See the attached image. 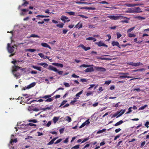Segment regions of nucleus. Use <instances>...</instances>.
I'll list each match as a JSON object with an SVG mask.
<instances>
[{
    "label": "nucleus",
    "mask_w": 149,
    "mask_h": 149,
    "mask_svg": "<svg viewBox=\"0 0 149 149\" xmlns=\"http://www.w3.org/2000/svg\"><path fill=\"white\" fill-rule=\"evenodd\" d=\"M17 62H19V61H13L11 62L12 63L14 64V66L13 67L12 72L15 77H16V78H19L20 76V74L17 71L19 69H20L21 68L15 65H17Z\"/></svg>",
    "instance_id": "obj_1"
},
{
    "label": "nucleus",
    "mask_w": 149,
    "mask_h": 149,
    "mask_svg": "<svg viewBox=\"0 0 149 149\" xmlns=\"http://www.w3.org/2000/svg\"><path fill=\"white\" fill-rule=\"evenodd\" d=\"M107 17L110 18L111 20H117L121 18H127L126 17L124 16L119 15V16H115V15H109L107 16Z\"/></svg>",
    "instance_id": "obj_2"
},
{
    "label": "nucleus",
    "mask_w": 149,
    "mask_h": 149,
    "mask_svg": "<svg viewBox=\"0 0 149 149\" xmlns=\"http://www.w3.org/2000/svg\"><path fill=\"white\" fill-rule=\"evenodd\" d=\"M47 69L49 70L57 72L59 75H62L63 73V71H59L56 68L51 65H49Z\"/></svg>",
    "instance_id": "obj_3"
},
{
    "label": "nucleus",
    "mask_w": 149,
    "mask_h": 149,
    "mask_svg": "<svg viewBox=\"0 0 149 149\" xmlns=\"http://www.w3.org/2000/svg\"><path fill=\"white\" fill-rule=\"evenodd\" d=\"M54 93L55 92H54L51 95H46L43 97H40L39 98H44L45 99H47L45 100V101L46 102H50L53 100V99L52 98H50V97L53 95Z\"/></svg>",
    "instance_id": "obj_4"
},
{
    "label": "nucleus",
    "mask_w": 149,
    "mask_h": 149,
    "mask_svg": "<svg viewBox=\"0 0 149 149\" xmlns=\"http://www.w3.org/2000/svg\"><path fill=\"white\" fill-rule=\"evenodd\" d=\"M7 48L8 52L12 53L14 52L15 47L14 46H10V44L9 43H8Z\"/></svg>",
    "instance_id": "obj_5"
},
{
    "label": "nucleus",
    "mask_w": 149,
    "mask_h": 149,
    "mask_svg": "<svg viewBox=\"0 0 149 149\" xmlns=\"http://www.w3.org/2000/svg\"><path fill=\"white\" fill-rule=\"evenodd\" d=\"M14 135H12L11 136V140L10 141L9 144L8 145L9 146H13V143H16L17 142V139H13V137Z\"/></svg>",
    "instance_id": "obj_6"
},
{
    "label": "nucleus",
    "mask_w": 149,
    "mask_h": 149,
    "mask_svg": "<svg viewBox=\"0 0 149 149\" xmlns=\"http://www.w3.org/2000/svg\"><path fill=\"white\" fill-rule=\"evenodd\" d=\"M127 64L128 65H131L132 66H135V67L138 66L140 65H142V64L140 62L136 63H133V62H130V63H127Z\"/></svg>",
    "instance_id": "obj_7"
},
{
    "label": "nucleus",
    "mask_w": 149,
    "mask_h": 149,
    "mask_svg": "<svg viewBox=\"0 0 149 149\" xmlns=\"http://www.w3.org/2000/svg\"><path fill=\"white\" fill-rule=\"evenodd\" d=\"M94 68L96 70L98 71L104 72L106 71V69L103 68L98 66H95Z\"/></svg>",
    "instance_id": "obj_8"
},
{
    "label": "nucleus",
    "mask_w": 149,
    "mask_h": 149,
    "mask_svg": "<svg viewBox=\"0 0 149 149\" xmlns=\"http://www.w3.org/2000/svg\"><path fill=\"white\" fill-rule=\"evenodd\" d=\"M89 119H88L85 122L83 123L82 125L79 127V128H81L83 127H84L85 125H88L90 122L89 121Z\"/></svg>",
    "instance_id": "obj_9"
},
{
    "label": "nucleus",
    "mask_w": 149,
    "mask_h": 149,
    "mask_svg": "<svg viewBox=\"0 0 149 149\" xmlns=\"http://www.w3.org/2000/svg\"><path fill=\"white\" fill-rule=\"evenodd\" d=\"M134 13H141L142 12L140 8L139 7H136L133 8Z\"/></svg>",
    "instance_id": "obj_10"
},
{
    "label": "nucleus",
    "mask_w": 149,
    "mask_h": 149,
    "mask_svg": "<svg viewBox=\"0 0 149 149\" xmlns=\"http://www.w3.org/2000/svg\"><path fill=\"white\" fill-rule=\"evenodd\" d=\"M141 4H131V3H126L125 4V5L128 7H134L137 6L141 5Z\"/></svg>",
    "instance_id": "obj_11"
},
{
    "label": "nucleus",
    "mask_w": 149,
    "mask_h": 149,
    "mask_svg": "<svg viewBox=\"0 0 149 149\" xmlns=\"http://www.w3.org/2000/svg\"><path fill=\"white\" fill-rule=\"evenodd\" d=\"M35 85L36 83L35 82H33L30 84H29V85L28 86L26 87H25L23 88V89L24 90L26 89H29L31 88V87H32L34 86Z\"/></svg>",
    "instance_id": "obj_12"
},
{
    "label": "nucleus",
    "mask_w": 149,
    "mask_h": 149,
    "mask_svg": "<svg viewBox=\"0 0 149 149\" xmlns=\"http://www.w3.org/2000/svg\"><path fill=\"white\" fill-rule=\"evenodd\" d=\"M125 109H122L119 111H118L117 112L118 114V116H116V118H118L120 116L122 115L125 112Z\"/></svg>",
    "instance_id": "obj_13"
},
{
    "label": "nucleus",
    "mask_w": 149,
    "mask_h": 149,
    "mask_svg": "<svg viewBox=\"0 0 149 149\" xmlns=\"http://www.w3.org/2000/svg\"><path fill=\"white\" fill-rule=\"evenodd\" d=\"M78 47H81L83 49H84V50L85 51H86L87 50H89L91 48L90 47H86L84 46V45L83 44H81L79 45Z\"/></svg>",
    "instance_id": "obj_14"
},
{
    "label": "nucleus",
    "mask_w": 149,
    "mask_h": 149,
    "mask_svg": "<svg viewBox=\"0 0 149 149\" xmlns=\"http://www.w3.org/2000/svg\"><path fill=\"white\" fill-rule=\"evenodd\" d=\"M24 125V127H22L21 128H26V127L27 126H28L29 125L32 126H36V125L34 124L33 123H29L25 125H23L22 124L21 125V126H23Z\"/></svg>",
    "instance_id": "obj_15"
},
{
    "label": "nucleus",
    "mask_w": 149,
    "mask_h": 149,
    "mask_svg": "<svg viewBox=\"0 0 149 149\" xmlns=\"http://www.w3.org/2000/svg\"><path fill=\"white\" fill-rule=\"evenodd\" d=\"M94 71L93 68L92 67L87 68L85 70V71L86 72H91Z\"/></svg>",
    "instance_id": "obj_16"
},
{
    "label": "nucleus",
    "mask_w": 149,
    "mask_h": 149,
    "mask_svg": "<svg viewBox=\"0 0 149 149\" xmlns=\"http://www.w3.org/2000/svg\"><path fill=\"white\" fill-rule=\"evenodd\" d=\"M112 45L113 46H116L119 48H120L119 43L115 41H113L112 42Z\"/></svg>",
    "instance_id": "obj_17"
},
{
    "label": "nucleus",
    "mask_w": 149,
    "mask_h": 149,
    "mask_svg": "<svg viewBox=\"0 0 149 149\" xmlns=\"http://www.w3.org/2000/svg\"><path fill=\"white\" fill-rule=\"evenodd\" d=\"M31 67L35 69L38 70L40 71H41V67H38L36 66H34V65H32L31 66Z\"/></svg>",
    "instance_id": "obj_18"
},
{
    "label": "nucleus",
    "mask_w": 149,
    "mask_h": 149,
    "mask_svg": "<svg viewBox=\"0 0 149 149\" xmlns=\"http://www.w3.org/2000/svg\"><path fill=\"white\" fill-rule=\"evenodd\" d=\"M41 45L44 47H47L49 49H51V47L46 43H42Z\"/></svg>",
    "instance_id": "obj_19"
},
{
    "label": "nucleus",
    "mask_w": 149,
    "mask_h": 149,
    "mask_svg": "<svg viewBox=\"0 0 149 149\" xmlns=\"http://www.w3.org/2000/svg\"><path fill=\"white\" fill-rule=\"evenodd\" d=\"M38 65L43 66V67L45 68L48 66V65L45 63H39L37 64Z\"/></svg>",
    "instance_id": "obj_20"
},
{
    "label": "nucleus",
    "mask_w": 149,
    "mask_h": 149,
    "mask_svg": "<svg viewBox=\"0 0 149 149\" xmlns=\"http://www.w3.org/2000/svg\"><path fill=\"white\" fill-rule=\"evenodd\" d=\"M75 27L78 29L81 28L82 27V24L80 23V22H79L75 25Z\"/></svg>",
    "instance_id": "obj_21"
},
{
    "label": "nucleus",
    "mask_w": 149,
    "mask_h": 149,
    "mask_svg": "<svg viewBox=\"0 0 149 149\" xmlns=\"http://www.w3.org/2000/svg\"><path fill=\"white\" fill-rule=\"evenodd\" d=\"M52 64L53 65H54L58 67H60L61 68H63V65L61 63H53Z\"/></svg>",
    "instance_id": "obj_22"
},
{
    "label": "nucleus",
    "mask_w": 149,
    "mask_h": 149,
    "mask_svg": "<svg viewBox=\"0 0 149 149\" xmlns=\"http://www.w3.org/2000/svg\"><path fill=\"white\" fill-rule=\"evenodd\" d=\"M21 10L22 12L20 13V15H26V13H25L28 11V9H22Z\"/></svg>",
    "instance_id": "obj_23"
},
{
    "label": "nucleus",
    "mask_w": 149,
    "mask_h": 149,
    "mask_svg": "<svg viewBox=\"0 0 149 149\" xmlns=\"http://www.w3.org/2000/svg\"><path fill=\"white\" fill-rule=\"evenodd\" d=\"M132 77L128 76L126 75L125 74H124L123 75H121L119 76V78L121 79L126 78H132Z\"/></svg>",
    "instance_id": "obj_24"
},
{
    "label": "nucleus",
    "mask_w": 149,
    "mask_h": 149,
    "mask_svg": "<svg viewBox=\"0 0 149 149\" xmlns=\"http://www.w3.org/2000/svg\"><path fill=\"white\" fill-rule=\"evenodd\" d=\"M68 18L65 16L62 15L61 16V19L62 21H64V22H65V20L68 19Z\"/></svg>",
    "instance_id": "obj_25"
},
{
    "label": "nucleus",
    "mask_w": 149,
    "mask_h": 149,
    "mask_svg": "<svg viewBox=\"0 0 149 149\" xmlns=\"http://www.w3.org/2000/svg\"><path fill=\"white\" fill-rule=\"evenodd\" d=\"M135 18L138 19L140 20H143L145 19V18L141 17V16H136L134 17Z\"/></svg>",
    "instance_id": "obj_26"
},
{
    "label": "nucleus",
    "mask_w": 149,
    "mask_h": 149,
    "mask_svg": "<svg viewBox=\"0 0 149 149\" xmlns=\"http://www.w3.org/2000/svg\"><path fill=\"white\" fill-rule=\"evenodd\" d=\"M127 36L129 37L132 38L135 37L136 35L134 33H127Z\"/></svg>",
    "instance_id": "obj_27"
},
{
    "label": "nucleus",
    "mask_w": 149,
    "mask_h": 149,
    "mask_svg": "<svg viewBox=\"0 0 149 149\" xmlns=\"http://www.w3.org/2000/svg\"><path fill=\"white\" fill-rule=\"evenodd\" d=\"M87 40H93V42H95L96 40V39L93 37H90L88 38H87L86 39Z\"/></svg>",
    "instance_id": "obj_28"
},
{
    "label": "nucleus",
    "mask_w": 149,
    "mask_h": 149,
    "mask_svg": "<svg viewBox=\"0 0 149 149\" xmlns=\"http://www.w3.org/2000/svg\"><path fill=\"white\" fill-rule=\"evenodd\" d=\"M125 13H134L133 8L128 9L127 10L125 11Z\"/></svg>",
    "instance_id": "obj_29"
},
{
    "label": "nucleus",
    "mask_w": 149,
    "mask_h": 149,
    "mask_svg": "<svg viewBox=\"0 0 149 149\" xmlns=\"http://www.w3.org/2000/svg\"><path fill=\"white\" fill-rule=\"evenodd\" d=\"M95 43L99 47L103 46V45L104 44V43L101 41H100L99 42H96Z\"/></svg>",
    "instance_id": "obj_30"
},
{
    "label": "nucleus",
    "mask_w": 149,
    "mask_h": 149,
    "mask_svg": "<svg viewBox=\"0 0 149 149\" xmlns=\"http://www.w3.org/2000/svg\"><path fill=\"white\" fill-rule=\"evenodd\" d=\"M36 51V49H25L26 51L29 52H33Z\"/></svg>",
    "instance_id": "obj_31"
},
{
    "label": "nucleus",
    "mask_w": 149,
    "mask_h": 149,
    "mask_svg": "<svg viewBox=\"0 0 149 149\" xmlns=\"http://www.w3.org/2000/svg\"><path fill=\"white\" fill-rule=\"evenodd\" d=\"M123 123V121L122 120H121L120 121H119L118 122L116 123L114 125L115 126H118V125H121V124Z\"/></svg>",
    "instance_id": "obj_32"
},
{
    "label": "nucleus",
    "mask_w": 149,
    "mask_h": 149,
    "mask_svg": "<svg viewBox=\"0 0 149 149\" xmlns=\"http://www.w3.org/2000/svg\"><path fill=\"white\" fill-rule=\"evenodd\" d=\"M65 120L67 121L68 122H70L71 121V118L69 116H67L66 118H65Z\"/></svg>",
    "instance_id": "obj_33"
},
{
    "label": "nucleus",
    "mask_w": 149,
    "mask_h": 149,
    "mask_svg": "<svg viewBox=\"0 0 149 149\" xmlns=\"http://www.w3.org/2000/svg\"><path fill=\"white\" fill-rule=\"evenodd\" d=\"M59 117H54L53 118V121L54 123H56L59 119Z\"/></svg>",
    "instance_id": "obj_34"
},
{
    "label": "nucleus",
    "mask_w": 149,
    "mask_h": 149,
    "mask_svg": "<svg viewBox=\"0 0 149 149\" xmlns=\"http://www.w3.org/2000/svg\"><path fill=\"white\" fill-rule=\"evenodd\" d=\"M93 66V65H87L85 64H83V65H81L80 66V68H81L82 67L86 68V67H89V66Z\"/></svg>",
    "instance_id": "obj_35"
},
{
    "label": "nucleus",
    "mask_w": 149,
    "mask_h": 149,
    "mask_svg": "<svg viewBox=\"0 0 149 149\" xmlns=\"http://www.w3.org/2000/svg\"><path fill=\"white\" fill-rule=\"evenodd\" d=\"M106 129H103L102 130H100L98 131L97 132V134L101 133H102L105 132L106 131Z\"/></svg>",
    "instance_id": "obj_36"
},
{
    "label": "nucleus",
    "mask_w": 149,
    "mask_h": 149,
    "mask_svg": "<svg viewBox=\"0 0 149 149\" xmlns=\"http://www.w3.org/2000/svg\"><path fill=\"white\" fill-rule=\"evenodd\" d=\"M79 146V145L75 146L74 147L71 148V149H80Z\"/></svg>",
    "instance_id": "obj_37"
},
{
    "label": "nucleus",
    "mask_w": 149,
    "mask_h": 149,
    "mask_svg": "<svg viewBox=\"0 0 149 149\" xmlns=\"http://www.w3.org/2000/svg\"><path fill=\"white\" fill-rule=\"evenodd\" d=\"M51 124V121H49L48 122V123H47V124H46V125L45 123L43 124V125L44 126L46 125L47 127H49L50 126Z\"/></svg>",
    "instance_id": "obj_38"
},
{
    "label": "nucleus",
    "mask_w": 149,
    "mask_h": 149,
    "mask_svg": "<svg viewBox=\"0 0 149 149\" xmlns=\"http://www.w3.org/2000/svg\"><path fill=\"white\" fill-rule=\"evenodd\" d=\"M135 27H132V28H130V29H128L127 31V33H130V32H131L132 31H133L135 29Z\"/></svg>",
    "instance_id": "obj_39"
},
{
    "label": "nucleus",
    "mask_w": 149,
    "mask_h": 149,
    "mask_svg": "<svg viewBox=\"0 0 149 149\" xmlns=\"http://www.w3.org/2000/svg\"><path fill=\"white\" fill-rule=\"evenodd\" d=\"M148 106V105L146 104L144 106H142L139 108V110H143L145 109L146 107Z\"/></svg>",
    "instance_id": "obj_40"
},
{
    "label": "nucleus",
    "mask_w": 149,
    "mask_h": 149,
    "mask_svg": "<svg viewBox=\"0 0 149 149\" xmlns=\"http://www.w3.org/2000/svg\"><path fill=\"white\" fill-rule=\"evenodd\" d=\"M30 38L33 37V38H40V36L38 35L34 34H32L30 36Z\"/></svg>",
    "instance_id": "obj_41"
},
{
    "label": "nucleus",
    "mask_w": 149,
    "mask_h": 149,
    "mask_svg": "<svg viewBox=\"0 0 149 149\" xmlns=\"http://www.w3.org/2000/svg\"><path fill=\"white\" fill-rule=\"evenodd\" d=\"M38 55L41 58L45 59L46 58H45V55L42 53H39Z\"/></svg>",
    "instance_id": "obj_42"
},
{
    "label": "nucleus",
    "mask_w": 149,
    "mask_h": 149,
    "mask_svg": "<svg viewBox=\"0 0 149 149\" xmlns=\"http://www.w3.org/2000/svg\"><path fill=\"white\" fill-rule=\"evenodd\" d=\"M28 122L33 123H36L37 122V121L36 119L29 120H28Z\"/></svg>",
    "instance_id": "obj_43"
},
{
    "label": "nucleus",
    "mask_w": 149,
    "mask_h": 149,
    "mask_svg": "<svg viewBox=\"0 0 149 149\" xmlns=\"http://www.w3.org/2000/svg\"><path fill=\"white\" fill-rule=\"evenodd\" d=\"M64 25V24L63 23H61L60 24H57L56 25V26L60 28H63Z\"/></svg>",
    "instance_id": "obj_44"
},
{
    "label": "nucleus",
    "mask_w": 149,
    "mask_h": 149,
    "mask_svg": "<svg viewBox=\"0 0 149 149\" xmlns=\"http://www.w3.org/2000/svg\"><path fill=\"white\" fill-rule=\"evenodd\" d=\"M40 17L42 18H44V17H49V16H46V15H38L36 16V17Z\"/></svg>",
    "instance_id": "obj_45"
},
{
    "label": "nucleus",
    "mask_w": 149,
    "mask_h": 149,
    "mask_svg": "<svg viewBox=\"0 0 149 149\" xmlns=\"http://www.w3.org/2000/svg\"><path fill=\"white\" fill-rule=\"evenodd\" d=\"M67 102V100H63L61 103L59 107H61L64 104H65Z\"/></svg>",
    "instance_id": "obj_46"
},
{
    "label": "nucleus",
    "mask_w": 149,
    "mask_h": 149,
    "mask_svg": "<svg viewBox=\"0 0 149 149\" xmlns=\"http://www.w3.org/2000/svg\"><path fill=\"white\" fill-rule=\"evenodd\" d=\"M63 84L65 86V87H69L70 86L69 85V84L68 83L64 82L63 83Z\"/></svg>",
    "instance_id": "obj_47"
},
{
    "label": "nucleus",
    "mask_w": 149,
    "mask_h": 149,
    "mask_svg": "<svg viewBox=\"0 0 149 149\" xmlns=\"http://www.w3.org/2000/svg\"><path fill=\"white\" fill-rule=\"evenodd\" d=\"M89 139V137H88L87 138H85V139H83V140L81 142V143H83L87 141Z\"/></svg>",
    "instance_id": "obj_48"
},
{
    "label": "nucleus",
    "mask_w": 149,
    "mask_h": 149,
    "mask_svg": "<svg viewBox=\"0 0 149 149\" xmlns=\"http://www.w3.org/2000/svg\"><path fill=\"white\" fill-rule=\"evenodd\" d=\"M66 13L70 15H74L75 14V13L73 12H66Z\"/></svg>",
    "instance_id": "obj_49"
},
{
    "label": "nucleus",
    "mask_w": 149,
    "mask_h": 149,
    "mask_svg": "<svg viewBox=\"0 0 149 149\" xmlns=\"http://www.w3.org/2000/svg\"><path fill=\"white\" fill-rule=\"evenodd\" d=\"M72 77L74 78H77L79 77V76L76 75L74 74H73L72 75Z\"/></svg>",
    "instance_id": "obj_50"
},
{
    "label": "nucleus",
    "mask_w": 149,
    "mask_h": 149,
    "mask_svg": "<svg viewBox=\"0 0 149 149\" xmlns=\"http://www.w3.org/2000/svg\"><path fill=\"white\" fill-rule=\"evenodd\" d=\"M83 91H80L76 95V97H79V95L81 94L82 93Z\"/></svg>",
    "instance_id": "obj_51"
},
{
    "label": "nucleus",
    "mask_w": 149,
    "mask_h": 149,
    "mask_svg": "<svg viewBox=\"0 0 149 149\" xmlns=\"http://www.w3.org/2000/svg\"><path fill=\"white\" fill-rule=\"evenodd\" d=\"M117 38L118 39L119 38L122 36L118 32H117Z\"/></svg>",
    "instance_id": "obj_52"
},
{
    "label": "nucleus",
    "mask_w": 149,
    "mask_h": 149,
    "mask_svg": "<svg viewBox=\"0 0 149 149\" xmlns=\"http://www.w3.org/2000/svg\"><path fill=\"white\" fill-rule=\"evenodd\" d=\"M62 139H59L58 140L54 143L55 144H57L59 143L60 142H61L62 141Z\"/></svg>",
    "instance_id": "obj_53"
},
{
    "label": "nucleus",
    "mask_w": 149,
    "mask_h": 149,
    "mask_svg": "<svg viewBox=\"0 0 149 149\" xmlns=\"http://www.w3.org/2000/svg\"><path fill=\"white\" fill-rule=\"evenodd\" d=\"M76 3L79 4H87L88 3L87 2H76Z\"/></svg>",
    "instance_id": "obj_54"
},
{
    "label": "nucleus",
    "mask_w": 149,
    "mask_h": 149,
    "mask_svg": "<svg viewBox=\"0 0 149 149\" xmlns=\"http://www.w3.org/2000/svg\"><path fill=\"white\" fill-rule=\"evenodd\" d=\"M149 125V122L147 121L145 124V126L147 128L149 127L148 125Z\"/></svg>",
    "instance_id": "obj_55"
},
{
    "label": "nucleus",
    "mask_w": 149,
    "mask_h": 149,
    "mask_svg": "<svg viewBox=\"0 0 149 149\" xmlns=\"http://www.w3.org/2000/svg\"><path fill=\"white\" fill-rule=\"evenodd\" d=\"M98 3H101V4H108V3L105 1H101L99 2Z\"/></svg>",
    "instance_id": "obj_56"
},
{
    "label": "nucleus",
    "mask_w": 149,
    "mask_h": 149,
    "mask_svg": "<svg viewBox=\"0 0 149 149\" xmlns=\"http://www.w3.org/2000/svg\"><path fill=\"white\" fill-rule=\"evenodd\" d=\"M54 141H53V140L52 139V140H51L49 143H47V145H52V144L54 142Z\"/></svg>",
    "instance_id": "obj_57"
},
{
    "label": "nucleus",
    "mask_w": 149,
    "mask_h": 149,
    "mask_svg": "<svg viewBox=\"0 0 149 149\" xmlns=\"http://www.w3.org/2000/svg\"><path fill=\"white\" fill-rule=\"evenodd\" d=\"M78 16H80L81 17H82V18H84L85 19H87L88 18V17H87L84 16V15H78Z\"/></svg>",
    "instance_id": "obj_58"
},
{
    "label": "nucleus",
    "mask_w": 149,
    "mask_h": 149,
    "mask_svg": "<svg viewBox=\"0 0 149 149\" xmlns=\"http://www.w3.org/2000/svg\"><path fill=\"white\" fill-rule=\"evenodd\" d=\"M28 4V2L25 1L24 3H23L22 6H27V5Z\"/></svg>",
    "instance_id": "obj_59"
},
{
    "label": "nucleus",
    "mask_w": 149,
    "mask_h": 149,
    "mask_svg": "<svg viewBox=\"0 0 149 149\" xmlns=\"http://www.w3.org/2000/svg\"><path fill=\"white\" fill-rule=\"evenodd\" d=\"M111 81L110 80L106 81L105 82V84L107 85L109 84L111 82Z\"/></svg>",
    "instance_id": "obj_60"
},
{
    "label": "nucleus",
    "mask_w": 149,
    "mask_h": 149,
    "mask_svg": "<svg viewBox=\"0 0 149 149\" xmlns=\"http://www.w3.org/2000/svg\"><path fill=\"white\" fill-rule=\"evenodd\" d=\"M133 90L134 91H136L137 92H139L141 91V90L139 88H134L133 89Z\"/></svg>",
    "instance_id": "obj_61"
},
{
    "label": "nucleus",
    "mask_w": 149,
    "mask_h": 149,
    "mask_svg": "<svg viewBox=\"0 0 149 149\" xmlns=\"http://www.w3.org/2000/svg\"><path fill=\"white\" fill-rule=\"evenodd\" d=\"M121 130V129L120 128L117 129L115 130V132L116 133H117L119 132Z\"/></svg>",
    "instance_id": "obj_62"
},
{
    "label": "nucleus",
    "mask_w": 149,
    "mask_h": 149,
    "mask_svg": "<svg viewBox=\"0 0 149 149\" xmlns=\"http://www.w3.org/2000/svg\"><path fill=\"white\" fill-rule=\"evenodd\" d=\"M68 31V30L66 29H63V33L64 34H65Z\"/></svg>",
    "instance_id": "obj_63"
},
{
    "label": "nucleus",
    "mask_w": 149,
    "mask_h": 149,
    "mask_svg": "<svg viewBox=\"0 0 149 149\" xmlns=\"http://www.w3.org/2000/svg\"><path fill=\"white\" fill-rule=\"evenodd\" d=\"M88 27L89 28L92 29L93 28H95V27L93 25H88Z\"/></svg>",
    "instance_id": "obj_64"
}]
</instances>
